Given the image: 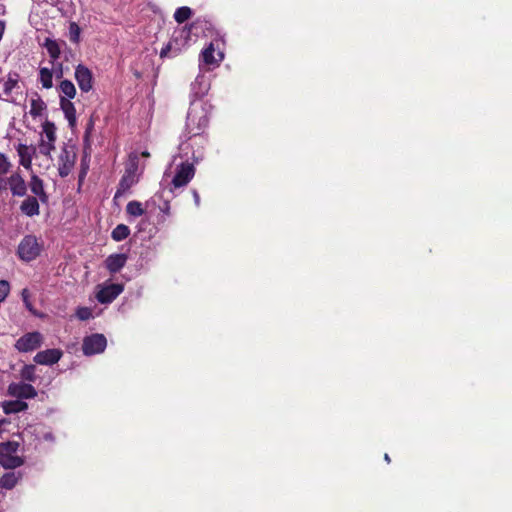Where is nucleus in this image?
<instances>
[{
  "label": "nucleus",
  "mask_w": 512,
  "mask_h": 512,
  "mask_svg": "<svg viewBox=\"0 0 512 512\" xmlns=\"http://www.w3.org/2000/svg\"><path fill=\"white\" fill-rule=\"evenodd\" d=\"M107 346V340L103 334H92L83 339L82 350L86 356L102 353Z\"/></svg>",
  "instance_id": "obj_7"
},
{
  "label": "nucleus",
  "mask_w": 512,
  "mask_h": 512,
  "mask_svg": "<svg viewBox=\"0 0 512 512\" xmlns=\"http://www.w3.org/2000/svg\"><path fill=\"white\" fill-rule=\"evenodd\" d=\"M10 291V285L5 280H0V303L5 300Z\"/></svg>",
  "instance_id": "obj_36"
},
{
  "label": "nucleus",
  "mask_w": 512,
  "mask_h": 512,
  "mask_svg": "<svg viewBox=\"0 0 512 512\" xmlns=\"http://www.w3.org/2000/svg\"><path fill=\"white\" fill-rule=\"evenodd\" d=\"M60 105L61 109L68 120L69 126L71 128L76 126V111L74 104L68 100L65 99L62 95L60 96Z\"/></svg>",
  "instance_id": "obj_20"
},
{
  "label": "nucleus",
  "mask_w": 512,
  "mask_h": 512,
  "mask_svg": "<svg viewBox=\"0 0 512 512\" xmlns=\"http://www.w3.org/2000/svg\"><path fill=\"white\" fill-rule=\"evenodd\" d=\"M76 155L73 150H69L67 147H64L61 151L59 157V175L61 177H66L72 171V168L75 164Z\"/></svg>",
  "instance_id": "obj_11"
},
{
  "label": "nucleus",
  "mask_w": 512,
  "mask_h": 512,
  "mask_svg": "<svg viewBox=\"0 0 512 512\" xmlns=\"http://www.w3.org/2000/svg\"><path fill=\"white\" fill-rule=\"evenodd\" d=\"M192 195H193V199H194V202H195V205L198 207L200 205V196H199V193L197 192V190H192Z\"/></svg>",
  "instance_id": "obj_42"
},
{
  "label": "nucleus",
  "mask_w": 512,
  "mask_h": 512,
  "mask_svg": "<svg viewBox=\"0 0 512 512\" xmlns=\"http://www.w3.org/2000/svg\"><path fill=\"white\" fill-rule=\"evenodd\" d=\"M21 295H22V300H23V303H24L25 307L29 311L34 312L33 305H32V303L29 300V291H28V289H23Z\"/></svg>",
  "instance_id": "obj_37"
},
{
  "label": "nucleus",
  "mask_w": 512,
  "mask_h": 512,
  "mask_svg": "<svg viewBox=\"0 0 512 512\" xmlns=\"http://www.w3.org/2000/svg\"><path fill=\"white\" fill-rule=\"evenodd\" d=\"M44 46L46 47L53 63L55 60L59 58L61 53L58 43L55 40L46 39Z\"/></svg>",
  "instance_id": "obj_27"
},
{
  "label": "nucleus",
  "mask_w": 512,
  "mask_h": 512,
  "mask_svg": "<svg viewBox=\"0 0 512 512\" xmlns=\"http://www.w3.org/2000/svg\"><path fill=\"white\" fill-rule=\"evenodd\" d=\"M209 123V114L206 106L202 103L191 102L187 113V126L194 128H205Z\"/></svg>",
  "instance_id": "obj_5"
},
{
  "label": "nucleus",
  "mask_w": 512,
  "mask_h": 512,
  "mask_svg": "<svg viewBox=\"0 0 512 512\" xmlns=\"http://www.w3.org/2000/svg\"><path fill=\"white\" fill-rule=\"evenodd\" d=\"M190 144L187 142L180 143L179 145V154L174 156L172 160V165H175V175L172 179V185L175 188H180L186 186L195 175V167L192 162H190L191 158H196L195 153H192V156L189 157Z\"/></svg>",
  "instance_id": "obj_1"
},
{
  "label": "nucleus",
  "mask_w": 512,
  "mask_h": 512,
  "mask_svg": "<svg viewBox=\"0 0 512 512\" xmlns=\"http://www.w3.org/2000/svg\"><path fill=\"white\" fill-rule=\"evenodd\" d=\"M45 109V103L41 99L31 101L30 114L33 116H40Z\"/></svg>",
  "instance_id": "obj_33"
},
{
  "label": "nucleus",
  "mask_w": 512,
  "mask_h": 512,
  "mask_svg": "<svg viewBox=\"0 0 512 512\" xmlns=\"http://www.w3.org/2000/svg\"><path fill=\"white\" fill-rule=\"evenodd\" d=\"M17 442L0 443V464L6 469H15L23 465L24 460L16 455Z\"/></svg>",
  "instance_id": "obj_3"
},
{
  "label": "nucleus",
  "mask_w": 512,
  "mask_h": 512,
  "mask_svg": "<svg viewBox=\"0 0 512 512\" xmlns=\"http://www.w3.org/2000/svg\"><path fill=\"white\" fill-rule=\"evenodd\" d=\"M21 212L28 216L33 217L37 216L40 213V206L38 199L36 197L29 196L27 197L20 205Z\"/></svg>",
  "instance_id": "obj_19"
},
{
  "label": "nucleus",
  "mask_w": 512,
  "mask_h": 512,
  "mask_svg": "<svg viewBox=\"0 0 512 512\" xmlns=\"http://www.w3.org/2000/svg\"><path fill=\"white\" fill-rule=\"evenodd\" d=\"M42 439L49 442H54L55 437L51 431H46L42 434Z\"/></svg>",
  "instance_id": "obj_41"
},
{
  "label": "nucleus",
  "mask_w": 512,
  "mask_h": 512,
  "mask_svg": "<svg viewBox=\"0 0 512 512\" xmlns=\"http://www.w3.org/2000/svg\"><path fill=\"white\" fill-rule=\"evenodd\" d=\"M21 477L22 474L20 472H7L0 478V487L10 490L17 485Z\"/></svg>",
  "instance_id": "obj_22"
},
{
  "label": "nucleus",
  "mask_w": 512,
  "mask_h": 512,
  "mask_svg": "<svg viewBox=\"0 0 512 512\" xmlns=\"http://www.w3.org/2000/svg\"><path fill=\"white\" fill-rule=\"evenodd\" d=\"M8 185L13 196L23 197L26 195L27 185L19 174H12L8 178Z\"/></svg>",
  "instance_id": "obj_17"
},
{
  "label": "nucleus",
  "mask_w": 512,
  "mask_h": 512,
  "mask_svg": "<svg viewBox=\"0 0 512 512\" xmlns=\"http://www.w3.org/2000/svg\"><path fill=\"white\" fill-rule=\"evenodd\" d=\"M142 156H144V157H149V156H150V154H149V152H148V151H144V152H142Z\"/></svg>",
  "instance_id": "obj_45"
},
{
  "label": "nucleus",
  "mask_w": 512,
  "mask_h": 512,
  "mask_svg": "<svg viewBox=\"0 0 512 512\" xmlns=\"http://www.w3.org/2000/svg\"><path fill=\"white\" fill-rule=\"evenodd\" d=\"M79 320L85 321L93 317L92 310L88 307H79L76 311Z\"/></svg>",
  "instance_id": "obj_35"
},
{
  "label": "nucleus",
  "mask_w": 512,
  "mask_h": 512,
  "mask_svg": "<svg viewBox=\"0 0 512 512\" xmlns=\"http://www.w3.org/2000/svg\"><path fill=\"white\" fill-rule=\"evenodd\" d=\"M59 90L63 97H67L68 100L73 99L76 95V88L70 80L61 81Z\"/></svg>",
  "instance_id": "obj_24"
},
{
  "label": "nucleus",
  "mask_w": 512,
  "mask_h": 512,
  "mask_svg": "<svg viewBox=\"0 0 512 512\" xmlns=\"http://www.w3.org/2000/svg\"><path fill=\"white\" fill-rule=\"evenodd\" d=\"M36 149L33 146L19 144L17 153L20 158V164L26 168L31 169L32 156L35 154Z\"/></svg>",
  "instance_id": "obj_18"
},
{
  "label": "nucleus",
  "mask_w": 512,
  "mask_h": 512,
  "mask_svg": "<svg viewBox=\"0 0 512 512\" xmlns=\"http://www.w3.org/2000/svg\"><path fill=\"white\" fill-rule=\"evenodd\" d=\"M89 132H90V130H86V138L89 137Z\"/></svg>",
  "instance_id": "obj_48"
},
{
  "label": "nucleus",
  "mask_w": 512,
  "mask_h": 512,
  "mask_svg": "<svg viewBox=\"0 0 512 512\" xmlns=\"http://www.w3.org/2000/svg\"><path fill=\"white\" fill-rule=\"evenodd\" d=\"M9 168V162L7 161L6 157L2 154H0V175L6 173Z\"/></svg>",
  "instance_id": "obj_39"
},
{
  "label": "nucleus",
  "mask_w": 512,
  "mask_h": 512,
  "mask_svg": "<svg viewBox=\"0 0 512 512\" xmlns=\"http://www.w3.org/2000/svg\"><path fill=\"white\" fill-rule=\"evenodd\" d=\"M210 89V80L204 75L199 74L191 84V93L196 98H202Z\"/></svg>",
  "instance_id": "obj_15"
},
{
  "label": "nucleus",
  "mask_w": 512,
  "mask_h": 512,
  "mask_svg": "<svg viewBox=\"0 0 512 512\" xmlns=\"http://www.w3.org/2000/svg\"><path fill=\"white\" fill-rule=\"evenodd\" d=\"M214 52H215V49H214V46L213 44L211 43L207 48H205L202 53H201V57H202V60L205 64H208V65H211V64H215L217 63L218 61L214 58Z\"/></svg>",
  "instance_id": "obj_31"
},
{
  "label": "nucleus",
  "mask_w": 512,
  "mask_h": 512,
  "mask_svg": "<svg viewBox=\"0 0 512 512\" xmlns=\"http://www.w3.org/2000/svg\"><path fill=\"white\" fill-rule=\"evenodd\" d=\"M27 408H28L27 403L18 398H17V400H13V401H6L3 404V409L6 414L22 412V411L26 410Z\"/></svg>",
  "instance_id": "obj_23"
},
{
  "label": "nucleus",
  "mask_w": 512,
  "mask_h": 512,
  "mask_svg": "<svg viewBox=\"0 0 512 512\" xmlns=\"http://www.w3.org/2000/svg\"><path fill=\"white\" fill-rule=\"evenodd\" d=\"M192 16L191 8L187 6H182L176 9L174 13V19L178 23H183L187 21Z\"/></svg>",
  "instance_id": "obj_28"
},
{
  "label": "nucleus",
  "mask_w": 512,
  "mask_h": 512,
  "mask_svg": "<svg viewBox=\"0 0 512 512\" xmlns=\"http://www.w3.org/2000/svg\"><path fill=\"white\" fill-rule=\"evenodd\" d=\"M130 235V229L127 225L118 224L111 233V237L115 241H122Z\"/></svg>",
  "instance_id": "obj_26"
},
{
  "label": "nucleus",
  "mask_w": 512,
  "mask_h": 512,
  "mask_svg": "<svg viewBox=\"0 0 512 512\" xmlns=\"http://www.w3.org/2000/svg\"><path fill=\"white\" fill-rule=\"evenodd\" d=\"M53 73L52 70L46 67L40 68L39 80L42 86L46 89H50L53 86Z\"/></svg>",
  "instance_id": "obj_25"
},
{
  "label": "nucleus",
  "mask_w": 512,
  "mask_h": 512,
  "mask_svg": "<svg viewBox=\"0 0 512 512\" xmlns=\"http://www.w3.org/2000/svg\"><path fill=\"white\" fill-rule=\"evenodd\" d=\"M8 394L18 399H32L37 396L36 389L28 383H11L8 386Z\"/></svg>",
  "instance_id": "obj_10"
},
{
  "label": "nucleus",
  "mask_w": 512,
  "mask_h": 512,
  "mask_svg": "<svg viewBox=\"0 0 512 512\" xmlns=\"http://www.w3.org/2000/svg\"><path fill=\"white\" fill-rule=\"evenodd\" d=\"M42 128L48 129V128H55L54 124L46 121L45 124H43Z\"/></svg>",
  "instance_id": "obj_43"
},
{
  "label": "nucleus",
  "mask_w": 512,
  "mask_h": 512,
  "mask_svg": "<svg viewBox=\"0 0 512 512\" xmlns=\"http://www.w3.org/2000/svg\"><path fill=\"white\" fill-rule=\"evenodd\" d=\"M178 44L177 40H171L165 47L160 51V57L165 58L168 56H176L180 52L179 48L176 47Z\"/></svg>",
  "instance_id": "obj_29"
},
{
  "label": "nucleus",
  "mask_w": 512,
  "mask_h": 512,
  "mask_svg": "<svg viewBox=\"0 0 512 512\" xmlns=\"http://www.w3.org/2000/svg\"><path fill=\"white\" fill-rule=\"evenodd\" d=\"M156 198H161L160 195H155V197L153 198V201H156Z\"/></svg>",
  "instance_id": "obj_47"
},
{
  "label": "nucleus",
  "mask_w": 512,
  "mask_h": 512,
  "mask_svg": "<svg viewBox=\"0 0 512 512\" xmlns=\"http://www.w3.org/2000/svg\"><path fill=\"white\" fill-rule=\"evenodd\" d=\"M127 260L128 256L125 253H114L105 259L104 265L111 274H115L126 265Z\"/></svg>",
  "instance_id": "obj_14"
},
{
  "label": "nucleus",
  "mask_w": 512,
  "mask_h": 512,
  "mask_svg": "<svg viewBox=\"0 0 512 512\" xmlns=\"http://www.w3.org/2000/svg\"><path fill=\"white\" fill-rule=\"evenodd\" d=\"M81 29L76 22H70L69 24V39L71 42L77 44L80 41Z\"/></svg>",
  "instance_id": "obj_32"
},
{
  "label": "nucleus",
  "mask_w": 512,
  "mask_h": 512,
  "mask_svg": "<svg viewBox=\"0 0 512 512\" xmlns=\"http://www.w3.org/2000/svg\"><path fill=\"white\" fill-rule=\"evenodd\" d=\"M62 357V351L60 349H47L38 352L34 356V362L39 365H53L57 363Z\"/></svg>",
  "instance_id": "obj_13"
},
{
  "label": "nucleus",
  "mask_w": 512,
  "mask_h": 512,
  "mask_svg": "<svg viewBox=\"0 0 512 512\" xmlns=\"http://www.w3.org/2000/svg\"><path fill=\"white\" fill-rule=\"evenodd\" d=\"M184 138H186V140L182 141L181 143H183V142L189 143L190 144L189 149L193 147V144L197 143V140L202 141L204 139L203 134H200V133L194 134L193 136H190V137H187V135H184Z\"/></svg>",
  "instance_id": "obj_38"
},
{
  "label": "nucleus",
  "mask_w": 512,
  "mask_h": 512,
  "mask_svg": "<svg viewBox=\"0 0 512 512\" xmlns=\"http://www.w3.org/2000/svg\"><path fill=\"white\" fill-rule=\"evenodd\" d=\"M41 249L42 246L34 235H26L18 245L17 254L21 260L30 262L40 255Z\"/></svg>",
  "instance_id": "obj_4"
},
{
  "label": "nucleus",
  "mask_w": 512,
  "mask_h": 512,
  "mask_svg": "<svg viewBox=\"0 0 512 512\" xmlns=\"http://www.w3.org/2000/svg\"><path fill=\"white\" fill-rule=\"evenodd\" d=\"M142 168L139 166V156L136 152L129 154L125 172L121 177L114 198L124 195L132 186L138 183Z\"/></svg>",
  "instance_id": "obj_2"
},
{
  "label": "nucleus",
  "mask_w": 512,
  "mask_h": 512,
  "mask_svg": "<svg viewBox=\"0 0 512 512\" xmlns=\"http://www.w3.org/2000/svg\"><path fill=\"white\" fill-rule=\"evenodd\" d=\"M57 77H62V70L60 69L59 73L57 74Z\"/></svg>",
  "instance_id": "obj_46"
},
{
  "label": "nucleus",
  "mask_w": 512,
  "mask_h": 512,
  "mask_svg": "<svg viewBox=\"0 0 512 512\" xmlns=\"http://www.w3.org/2000/svg\"><path fill=\"white\" fill-rule=\"evenodd\" d=\"M160 211L162 213H164L165 215H169L170 214V205H169V201L168 200H165L164 203H163V206H160Z\"/></svg>",
  "instance_id": "obj_40"
},
{
  "label": "nucleus",
  "mask_w": 512,
  "mask_h": 512,
  "mask_svg": "<svg viewBox=\"0 0 512 512\" xmlns=\"http://www.w3.org/2000/svg\"><path fill=\"white\" fill-rule=\"evenodd\" d=\"M21 376L27 381L35 380V367L33 365H26L21 371Z\"/></svg>",
  "instance_id": "obj_34"
},
{
  "label": "nucleus",
  "mask_w": 512,
  "mask_h": 512,
  "mask_svg": "<svg viewBox=\"0 0 512 512\" xmlns=\"http://www.w3.org/2000/svg\"><path fill=\"white\" fill-rule=\"evenodd\" d=\"M384 459H385V461H386L387 463H390V461H391V459H390V457H389V455H388V454H385V455H384Z\"/></svg>",
  "instance_id": "obj_44"
},
{
  "label": "nucleus",
  "mask_w": 512,
  "mask_h": 512,
  "mask_svg": "<svg viewBox=\"0 0 512 512\" xmlns=\"http://www.w3.org/2000/svg\"><path fill=\"white\" fill-rule=\"evenodd\" d=\"M126 212L134 217H139L144 214L142 204L138 201H130L126 206Z\"/></svg>",
  "instance_id": "obj_30"
},
{
  "label": "nucleus",
  "mask_w": 512,
  "mask_h": 512,
  "mask_svg": "<svg viewBox=\"0 0 512 512\" xmlns=\"http://www.w3.org/2000/svg\"><path fill=\"white\" fill-rule=\"evenodd\" d=\"M43 132L38 149L41 154L50 155L51 151L55 149V130H43Z\"/></svg>",
  "instance_id": "obj_16"
},
{
  "label": "nucleus",
  "mask_w": 512,
  "mask_h": 512,
  "mask_svg": "<svg viewBox=\"0 0 512 512\" xmlns=\"http://www.w3.org/2000/svg\"><path fill=\"white\" fill-rule=\"evenodd\" d=\"M43 336L39 332H29L21 336L15 343L19 352H30L41 346Z\"/></svg>",
  "instance_id": "obj_8"
},
{
  "label": "nucleus",
  "mask_w": 512,
  "mask_h": 512,
  "mask_svg": "<svg viewBox=\"0 0 512 512\" xmlns=\"http://www.w3.org/2000/svg\"><path fill=\"white\" fill-rule=\"evenodd\" d=\"M29 187L31 192L39 198V200L43 203L47 202L48 195L44 190L43 181L35 174L31 176V180L29 183Z\"/></svg>",
  "instance_id": "obj_21"
},
{
  "label": "nucleus",
  "mask_w": 512,
  "mask_h": 512,
  "mask_svg": "<svg viewBox=\"0 0 512 512\" xmlns=\"http://www.w3.org/2000/svg\"><path fill=\"white\" fill-rule=\"evenodd\" d=\"M75 79L82 92H89L92 89V72L84 65L79 64L75 69Z\"/></svg>",
  "instance_id": "obj_12"
},
{
  "label": "nucleus",
  "mask_w": 512,
  "mask_h": 512,
  "mask_svg": "<svg viewBox=\"0 0 512 512\" xmlns=\"http://www.w3.org/2000/svg\"><path fill=\"white\" fill-rule=\"evenodd\" d=\"M124 285L120 283L104 282L97 286L96 299L101 304L112 303L122 292Z\"/></svg>",
  "instance_id": "obj_6"
},
{
  "label": "nucleus",
  "mask_w": 512,
  "mask_h": 512,
  "mask_svg": "<svg viewBox=\"0 0 512 512\" xmlns=\"http://www.w3.org/2000/svg\"><path fill=\"white\" fill-rule=\"evenodd\" d=\"M20 75L17 72H10L7 75V80L1 82L0 87L6 100L15 101L14 95L21 94V88L19 85Z\"/></svg>",
  "instance_id": "obj_9"
}]
</instances>
